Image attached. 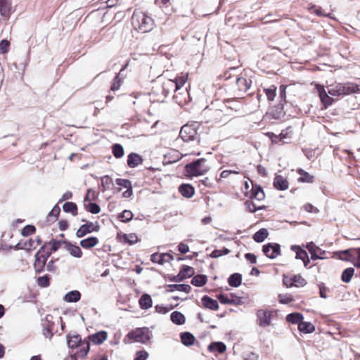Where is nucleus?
I'll return each instance as SVG.
<instances>
[{"mask_svg":"<svg viewBox=\"0 0 360 360\" xmlns=\"http://www.w3.org/2000/svg\"><path fill=\"white\" fill-rule=\"evenodd\" d=\"M243 360H258L259 355L253 352H244L242 355Z\"/></svg>","mask_w":360,"mask_h":360,"instance_id":"e2e57ef3","label":"nucleus"},{"mask_svg":"<svg viewBox=\"0 0 360 360\" xmlns=\"http://www.w3.org/2000/svg\"><path fill=\"white\" fill-rule=\"evenodd\" d=\"M354 274V269L352 267H349L345 269L341 275V280L345 283L350 282L352 276Z\"/></svg>","mask_w":360,"mask_h":360,"instance_id":"a19ab883","label":"nucleus"},{"mask_svg":"<svg viewBox=\"0 0 360 360\" xmlns=\"http://www.w3.org/2000/svg\"><path fill=\"white\" fill-rule=\"evenodd\" d=\"M303 315L300 313L295 312L287 315L286 320L291 323L298 324L302 321Z\"/></svg>","mask_w":360,"mask_h":360,"instance_id":"4c0bfd02","label":"nucleus"},{"mask_svg":"<svg viewBox=\"0 0 360 360\" xmlns=\"http://www.w3.org/2000/svg\"><path fill=\"white\" fill-rule=\"evenodd\" d=\"M53 316L51 315H47L44 320L41 321L42 326V334L45 338L49 339H51L53 336L54 333V326L55 323L52 321Z\"/></svg>","mask_w":360,"mask_h":360,"instance_id":"6e6552de","label":"nucleus"},{"mask_svg":"<svg viewBox=\"0 0 360 360\" xmlns=\"http://www.w3.org/2000/svg\"><path fill=\"white\" fill-rule=\"evenodd\" d=\"M188 75L186 74L181 75L179 77H176L174 79L165 81L160 87L163 98H166L172 93L180 91L185 84Z\"/></svg>","mask_w":360,"mask_h":360,"instance_id":"f03ea898","label":"nucleus"},{"mask_svg":"<svg viewBox=\"0 0 360 360\" xmlns=\"http://www.w3.org/2000/svg\"><path fill=\"white\" fill-rule=\"evenodd\" d=\"M180 193L186 198H191L195 193L194 188L188 184H183L179 187Z\"/></svg>","mask_w":360,"mask_h":360,"instance_id":"b1692460","label":"nucleus"},{"mask_svg":"<svg viewBox=\"0 0 360 360\" xmlns=\"http://www.w3.org/2000/svg\"><path fill=\"white\" fill-rule=\"evenodd\" d=\"M226 349V345L222 342H214L209 345L208 350L213 352L217 351L219 353H224Z\"/></svg>","mask_w":360,"mask_h":360,"instance_id":"c9c22d12","label":"nucleus"},{"mask_svg":"<svg viewBox=\"0 0 360 360\" xmlns=\"http://www.w3.org/2000/svg\"><path fill=\"white\" fill-rule=\"evenodd\" d=\"M207 281V277L203 274H198L194 276L191 280V284L198 286L202 287L206 284Z\"/></svg>","mask_w":360,"mask_h":360,"instance_id":"f704fd0d","label":"nucleus"},{"mask_svg":"<svg viewBox=\"0 0 360 360\" xmlns=\"http://www.w3.org/2000/svg\"><path fill=\"white\" fill-rule=\"evenodd\" d=\"M68 240H57L56 239H51L49 243H46V245H50L51 246V251L50 252H56L59 248H61V246L64 245V242H67Z\"/></svg>","mask_w":360,"mask_h":360,"instance_id":"8fccbe9b","label":"nucleus"},{"mask_svg":"<svg viewBox=\"0 0 360 360\" xmlns=\"http://www.w3.org/2000/svg\"><path fill=\"white\" fill-rule=\"evenodd\" d=\"M86 208L88 212L92 214H98L101 212L99 205L95 202H89Z\"/></svg>","mask_w":360,"mask_h":360,"instance_id":"680f3d73","label":"nucleus"},{"mask_svg":"<svg viewBox=\"0 0 360 360\" xmlns=\"http://www.w3.org/2000/svg\"><path fill=\"white\" fill-rule=\"evenodd\" d=\"M290 249L292 251L295 252V253H296L295 258L297 259H300L302 261L303 259H305V257L308 256L307 252L304 250L302 249L298 245H292Z\"/></svg>","mask_w":360,"mask_h":360,"instance_id":"79ce46f5","label":"nucleus"},{"mask_svg":"<svg viewBox=\"0 0 360 360\" xmlns=\"http://www.w3.org/2000/svg\"><path fill=\"white\" fill-rule=\"evenodd\" d=\"M181 342L186 346L193 345L195 341L194 335L189 332H184L181 333Z\"/></svg>","mask_w":360,"mask_h":360,"instance_id":"72a5a7b5","label":"nucleus"},{"mask_svg":"<svg viewBox=\"0 0 360 360\" xmlns=\"http://www.w3.org/2000/svg\"><path fill=\"white\" fill-rule=\"evenodd\" d=\"M115 182L118 186H122L126 188H131V186H132L131 182L129 179H117Z\"/></svg>","mask_w":360,"mask_h":360,"instance_id":"69168bd1","label":"nucleus"},{"mask_svg":"<svg viewBox=\"0 0 360 360\" xmlns=\"http://www.w3.org/2000/svg\"><path fill=\"white\" fill-rule=\"evenodd\" d=\"M242 282V276L238 273L231 274L229 279L228 283L230 286L237 288L240 285Z\"/></svg>","mask_w":360,"mask_h":360,"instance_id":"2f4dec72","label":"nucleus"},{"mask_svg":"<svg viewBox=\"0 0 360 360\" xmlns=\"http://www.w3.org/2000/svg\"><path fill=\"white\" fill-rule=\"evenodd\" d=\"M264 91L265 92V94L269 101H274L276 96V86L272 85L269 88H264Z\"/></svg>","mask_w":360,"mask_h":360,"instance_id":"3c124183","label":"nucleus"},{"mask_svg":"<svg viewBox=\"0 0 360 360\" xmlns=\"http://www.w3.org/2000/svg\"><path fill=\"white\" fill-rule=\"evenodd\" d=\"M81 298V293L78 290H72L63 297V300L67 302H77Z\"/></svg>","mask_w":360,"mask_h":360,"instance_id":"c756f323","label":"nucleus"},{"mask_svg":"<svg viewBox=\"0 0 360 360\" xmlns=\"http://www.w3.org/2000/svg\"><path fill=\"white\" fill-rule=\"evenodd\" d=\"M78 347H79V351L77 352L78 356L81 357H84L87 355L89 351V343L88 342L84 341Z\"/></svg>","mask_w":360,"mask_h":360,"instance_id":"864d4df0","label":"nucleus"},{"mask_svg":"<svg viewBox=\"0 0 360 360\" xmlns=\"http://www.w3.org/2000/svg\"><path fill=\"white\" fill-rule=\"evenodd\" d=\"M340 258L342 260L349 261L360 269V248H350L340 252Z\"/></svg>","mask_w":360,"mask_h":360,"instance_id":"423d86ee","label":"nucleus"},{"mask_svg":"<svg viewBox=\"0 0 360 360\" xmlns=\"http://www.w3.org/2000/svg\"><path fill=\"white\" fill-rule=\"evenodd\" d=\"M264 254L270 259H274L281 253V246L278 243H268L263 246Z\"/></svg>","mask_w":360,"mask_h":360,"instance_id":"9b49d317","label":"nucleus"},{"mask_svg":"<svg viewBox=\"0 0 360 360\" xmlns=\"http://www.w3.org/2000/svg\"><path fill=\"white\" fill-rule=\"evenodd\" d=\"M64 248L74 257L81 258L82 257V251L78 245L67 241L64 242Z\"/></svg>","mask_w":360,"mask_h":360,"instance_id":"dca6fc26","label":"nucleus"},{"mask_svg":"<svg viewBox=\"0 0 360 360\" xmlns=\"http://www.w3.org/2000/svg\"><path fill=\"white\" fill-rule=\"evenodd\" d=\"M168 291H181L188 293L191 292V287L188 284H170L167 285Z\"/></svg>","mask_w":360,"mask_h":360,"instance_id":"bb28decb","label":"nucleus"},{"mask_svg":"<svg viewBox=\"0 0 360 360\" xmlns=\"http://www.w3.org/2000/svg\"><path fill=\"white\" fill-rule=\"evenodd\" d=\"M50 277L49 275H44L37 278V282L38 285L42 288H46L50 285Z\"/></svg>","mask_w":360,"mask_h":360,"instance_id":"6e6d98bb","label":"nucleus"},{"mask_svg":"<svg viewBox=\"0 0 360 360\" xmlns=\"http://www.w3.org/2000/svg\"><path fill=\"white\" fill-rule=\"evenodd\" d=\"M127 337L134 342L146 344L152 338V333L148 328H138L130 331Z\"/></svg>","mask_w":360,"mask_h":360,"instance_id":"39448f33","label":"nucleus"},{"mask_svg":"<svg viewBox=\"0 0 360 360\" xmlns=\"http://www.w3.org/2000/svg\"><path fill=\"white\" fill-rule=\"evenodd\" d=\"M60 212V207L58 205H56L51 212L49 213L47 217L49 221H55L58 219V215Z\"/></svg>","mask_w":360,"mask_h":360,"instance_id":"de8ad7c7","label":"nucleus"},{"mask_svg":"<svg viewBox=\"0 0 360 360\" xmlns=\"http://www.w3.org/2000/svg\"><path fill=\"white\" fill-rule=\"evenodd\" d=\"M245 205L250 212L254 213L257 210H261L263 209L262 206H257L253 202L247 200L245 202Z\"/></svg>","mask_w":360,"mask_h":360,"instance_id":"4d7b16f0","label":"nucleus"},{"mask_svg":"<svg viewBox=\"0 0 360 360\" xmlns=\"http://www.w3.org/2000/svg\"><path fill=\"white\" fill-rule=\"evenodd\" d=\"M250 198L251 200H263L265 198V194L262 186L259 185L252 186Z\"/></svg>","mask_w":360,"mask_h":360,"instance_id":"aec40b11","label":"nucleus"},{"mask_svg":"<svg viewBox=\"0 0 360 360\" xmlns=\"http://www.w3.org/2000/svg\"><path fill=\"white\" fill-rule=\"evenodd\" d=\"M306 248L311 254V259L312 260L323 259L326 252L322 250L319 247L316 246L313 242L307 244Z\"/></svg>","mask_w":360,"mask_h":360,"instance_id":"f8f14e48","label":"nucleus"},{"mask_svg":"<svg viewBox=\"0 0 360 360\" xmlns=\"http://www.w3.org/2000/svg\"><path fill=\"white\" fill-rule=\"evenodd\" d=\"M46 243H44L37 252H40L39 257L42 261L45 262L46 263L47 259L50 257L51 255V252L49 250H46Z\"/></svg>","mask_w":360,"mask_h":360,"instance_id":"a18cd8bd","label":"nucleus"},{"mask_svg":"<svg viewBox=\"0 0 360 360\" xmlns=\"http://www.w3.org/2000/svg\"><path fill=\"white\" fill-rule=\"evenodd\" d=\"M139 304L141 309H148L153 305V300L151 297L148 294L146 293L141 296L139 300Z\"/></svg>","mask_w":360,"mask_h":360,"instance_id":"a878e982","label":"nucleus"},{"mask_svg":"<svg viewBox=\"0 0 360 360\" xmlns=\"http://www.w3.org/2000/svg\"><path fill=\"white\" fill-rule=\"evenodd\" d=\"M316 90L319 93L321 101L324 105L325 108H328V106L333 104V103L334 102V99L333 98L332 96H330L328 95V91L326 92L323 86L320 84L316 85Z\"/></svg>","mask_w":360,"mask_h":360,"instance_id":"ddd939ff","label":"nucleus"},{"mask_svg":"<svg viewBox=\"0 0 360 360\" xmlns=\"http://www.w3.org/2000/svg\"><path fill=\"white\" fill-rule=\"evenodd\" d=\"M174 259V256L169 253H162L159 255L158 252L153 253L150 257V260L153 263L163 264L169 262Z\"/></svg>","mask_w":360,"mask_h":360,"instance_id":"2eb2a0df","label":"nucleus"},{"mask_svg":"<svg viewBox=\"0 0 360 360\" xmlns=\"http://www.w3.org/2000/svg\"><path fill=\"white\" fill-rule=\"evenodd\" d=\"M257 323L260 327H267L271 324L272 311L264 309H259L257 313Z\"/></svg>","mask_w":360,"mask_h":360,"instance_id":"1a4fd4ad","label":"nucleus"},{"mask_svg":"<svg viewBox=\"0 0 360 360\" xmlns=\"http://www.w3.org/2000/svg\"><path fill=\"white\" fill-rule=\"evenodd\" d=\"M99 240L96 237L91 236L85 239H82L79 242V245L84 249H90L95 247Z\"/></svg>","mask_w":360,"mask_h":360,"instance_id":"393cba45","label":"nucleus"},{"mask_svg":"<svg viewBox=\"0 0 360 360\" xmlns=\"http://www.w3.org/2000/svg\"><path fill=\"white\" fill-rule=\"evenodd\" d=\"M230 252V250L226 248H223L221 250H214L210 256L212 258H217L222 255H228Z\"/></svg>","mask_w":360,"mask_h":360,"instance_id":"5fc2aeb1","label":"nucleus"},{"mask_svg":"<svg viewBox=\"0 0 360 360\" xmlns=\"http://www.w3.org/2000/svg\"><path fill=\"white\" fill-rule=\"evenodd\" d=\"M201 302L202 305L207 309L213 311H217L219 309L217 301L207 295H204L201 299Z\"/></svg>","mask_w":360,"mask_h":360,"instance_id":"412c9836","label":"nucleus"},{"mask_svg":"<svg viewBox=\"0 0 360 360\" xmlns=\"http://www.w3.org/2000/svg\"><path fill=\"white\" fill-rule=\"evenodd\" d=\"M274 186L279 191L287 190L289 187L288 180L282 175H276L274 179Z\"/></svg>","mask_w":360,"mask_h":360,"instance_id":"6ab92c4d","label":"nucleus"},{"mask_svg":"<svg viewBox=\"0 0 360 360\" xmlns=\"http://www.w3.org/2000/svg\"><path fill=\"white\" fill-rule=\"evenodd\" d=\"M197 124H185L184 125L179 132V136L184 142L198 140L199 141V136L197 132Z\"/></svg>","mask_w":360,"mask_h":360,"instance_id":"0eeeda50","label":"nucleus"},{"mask_svg":"<svg viewBox=\"0 0 360 360\" xmlns=\"http://www.w3.org/2000/svg\"><path fill=\"white\" fill-rule=\"evenodd\" d=\"M143 162V159L138 153H131L127 156V165L130 168H135L137 166L141 165Z\"/></svg>","mask_w":360,"mask_h":360,"instance_id":"f3484780","label":"nucleus"},{"mask_svg":"<svg viewBox=\"0 0 360 360\" xmlns=\"http://www.w3.org/2000/svg\"><path fill=\"white\" fill-rule=\"evenodd\" d=\"M148 357V353L146 351L141 350L138 351L136 353V357L134 360H146Z\"/></svg>","mask_w":360,"mask_h":360,"instance_id":"774afa93","label":"nucleus"},{"mask_svg":"<svg viewBox=\"0 0 360 360\" xmlns=\"http://www.w3.org/2000/svg\"><path fill=\"white\" fill-rule=\"evenodd\" d=\"M35 231H36V228L34 226L27 225L22 229L21 234L23 236L27 237V236H29L33 234L34 233H35Z\"/></svg>","mask_w":360,"mask_h":360,"instance_id":"13d9d810","label":"nucleus"},{"mask_svg":"<svg viewBox=\"0 0 360 360\" xmlns=\"http://www.w3.org/2000/svg\"><path fill=\"white\" fill-rule=\"evenodd\" d=\"M131 25L136 31L146 33L153 29L154 20L145 13L135 11L131 17Z\"/></svg>","mask_w":360,"mask_h":360,"instance_id":"f257e3e1","label":"nucleus"},{"mask_svg":"<svg viewBox=\"0 0 360 360\" xmlns=\"http://www.w3.org/2000/svg\"><path fill=\"white\" fill-rule=\"evenodd\" d=\"M290 281H292V282L288 284L287 281L283 279V283L287 287H292L293 285L296 287L304 286L307 284L306 280L299 274L293 276V277L290 278Z\"/></svg>","mask_w":360,"mask_h":360,"instance_id":"5701e85b","label":"nucleus"},{"mask_svg":"<svg viewBox=\"0 0 360 360\" xmlns=\"http://www.w3.org/2000/svg\"><path fill=\"white\" fill-rule=\"evenodd\" d=\"M173 98L176 103L180 105H183L187 103L189 99V94L186 89H181L179 91H176L173 95Z\"/></svg>","mask_w":360,"mask_h":360,"instance_id":"a211bd4d","label":"nucleus"},{"mask_svg":"<svg viewBox=\"0 0 360 360\" xmlns=\"http://www.w3.org/2000/svg\"><path fill=\"white\" fill-rule=\"evenodd\" d=\"M283 103H280L278 106L276 108L275 110H272L270 112V115L273 117L274 119H279L282 114H283Z\"/></svg>","mask_w":360,"mask_h":360,"instance_id":"bf43d9fd","label":"nucleus"},{"mask_svg":"<svg viewBox=\"0 0 360 360\" xmlns=\"http://www.w3.org/2000/svg\"><path fill=\"white\" fill-rule=\"evenodd\" d=\"M124 242H126L130 245H133L138 241V237L134 233H131L129 235L124 234Z\"/></svg>","mask_w":360,"mask_h":360,"instance_id":"0e129e2a","label":"nucleus"},{"mask_svg":"<svg viewBox=\"0 0 360 360\" xmlns=\"http://www.w3.org/2000/svg\"><path fill=\"white\" fill-rule=\"evenodd\" d=\"M133 216H134V214L131 212V211L125 210L118 215V219L121 221L127 223L132 219Z\"/></svg>","mask_w":360,"mask_h":360,"instance_id":"09e8293b","label":"nucleus"},{"mask_svg":"<svg viewBox=\"0 0 360 360\" xmlns=\"http://www.w3.org/2000/svg\"><path fill=\"white\" fill-rule=\"evenodd\" d=\"M113 155L116 158H121L124 155V148L120 143H115L112 147Z\"/></svg>","mask_w":360,"mask_h":360,"instance_id":"49530a36","label":"nucleus"},{"mask_svg":"<svg viewBox=\"0 0 360 360\" xmlns=\"http://www.w3.org/2000/svg\"><path fill=\"white\" fill-rule=\"evenodd\" d=\"M252 84V81L243 77H238L236 80V85L237 86L238 94L241 95L248 92Z\"/></svg>","mask_w":360,"mask_h":360,"instance_id":"4468645a","label":"nucleus"},{"mask_svg":"<svg viewBox=\"0 0 360 360\" xmlns=\"http://www.w3.org/2000/svg\"><path fill=\"white\" fill-rule=\"evenodd\" d=\"M66 338L68 347L72 349L78 347L84 342L82 340V338L79 335H70V334H68Z\"/></svg>","mask_w":360,"mask_h":360,"instance_id":"4be33fe9","label":"nucleus"},{"mask_svg":"<svg viewBox=\"0 0 360 360\" xmlns=\"http://www.w3.org/2000/svg\"><path fill=\"white\" fill-rule=\"evenodd\" d=\"M100 226L98 224H94L93 222L89 221L84 224H82L77 231L76 236L77 238H82L86 235L91 233L94 231H98Z\"/></svg>","mask_w":360,"mask_h":360,"instance_id":"9d476101","label":"nucleus"},{"mask_svg":"<svg viewBox=\"0 0 360 360\" xmlns=\"http://www.w3.org/2000/svg\"><path fill=\"white\" fill-rule=\"evenodd\" d=\"M297 172L300 175V177L298 179V181L300 182L312 183L314 180V176L302 169H298Z\"/></svg>","mask_w":360,"mask_h":360,"instance_id":"7c9ffc66","label":"nucleus"},{"mask_svg":"<svg viewBox=\"0 0 360 360\" xmlns=\"http://www.w3.org/2000/svg\"><path fill=\"white\" fill-rule=\"evenodd\" d=\"M180 272H181L184 279H185L186 278H191L195 274L194 269L193 267L187 266V265H183L180 270Z\"/></svg>","mask_w":360,"mask_h":360,"instance_id":"c03bdc74","label":"nucleus"},{"mask_svg":"<svg viewBox=\"0 0 360 360\" xmlns=\"http://www.w3.org/2000/svg\"><path fill=\"white\" fill-rule=\"evenodd\" d=\"M108 338L107 332L102 330L91 336V341L96 345L102 344Z\"/></svg>","mask_w":360,"mask_h":360,"instance_id":"cd10ccee","label":"nucleus"},{"mask_svg":"<svg viewBox=\"0 0 360 360\" xmlns=\"http://www.w3.org/2000/svg\"><path fill=\"white\" fill-rule=\"evenodd\" d=\"M359 91V86L352 82L338 83L328 89V93L332 96H344Z\"/></svg>","mask_w":360,"mask_h":360,"instance_id":"7ed1b4c3","label":"nucleus"},{"mask_svg":"<svg viewBox=\"0 0 360 360\" xmlns=\"http://www.w3.org/2000/svg\"><path fill=\"white\" fill-rule=\"evenodd\" d=\"M39 253L40 252H37L34 256L35 261L34 263V268L37 273H41L44 270V266L46 265L45 262H44L39 259Z\"/></svg>","mask_w":360,"mask_h":360,"instance_id":"37998d69","label":"nucleus"},{"mask_svg":"<svg viewBox=\"0 0 360 360\" xmlns=\"http://www.w3.org/2000/svg\"><path fill=\"white\" fill-rule=\"evenodd\" d=\"M206 159L205 158L198 159L186 165L185 170L190 176H198L203 175L209 170V167L204 165Z\"/></svg>","mask_w":360,"mask_h":360,"instance_id":"20e7f679","label":"nucleus"},{"mask_svg":"<svg viewBox=\"0 0 360 360\" xmlns=\"http://www.w3.org/2000/svg\"><path fill=\"white\" fill-rule=\"evenodd\" d=\"M298 328L304 333H311L315 330V326L311 322L302 321L299 323Z\"/></svg>","mask_w":360,"mask_h":360,"instance_id":"e433bc0d","label":"nucleus"},{"mask_svg":"<svg viewBox=\"0 0 360 360\" xmlns=\"http://www.w3.org/2000/svg\"><path fill=\"white\" fill-rule=\"evenodd\" d=\"M63 210L65 212H70L73 216L77 214V206L73 202H65L63 205Z\"/></svg>","mask_w":360,"mask_h":360,"instance_id":"ea45409f","label":"nucleus"},{"mask_svg":"<svg viewBox=\"0 0 360 360\" xmlns=\"http://www.w3.org/2000/svg\"><path fill=\"white\" fill-rule=\"evenodd\" d=\"M217 298L221 304H234L235 303L233 300H230L226 295L223 294V293L218 295Z\"/></svg>","mask_w":360,"mask_h":360,"instance_id":"338daca9","label":"nucleus"},{"mask_svg":"<svg viewBox=\"0 0 360 360\" xmlns=\"http://www.w3.org/2000/svg\"><path fill=\"white\" fill-rule=\"evenodd\" d=\"M11 8V0H0V14L2 16H8L10 14Z\"/></svg>","mask_w":360,"mask_h":360,"instance_id":"c85d7f7f","label":"nucleus"},{"mask_svg":"<svg viewBox=\"0 0 360 360\" xmlns=\"http://www.w3.org/2000/svg\"><path fill=\"white\" fill-rule=\"evenodd\" d=\"M308 10L311 12L314 13L318 16H328L329 15L325 14L321 7L316 6V5H311L308 8Z\"/></svg>","mask_w":360,"mask_h":360,"instance_id":"052dcab7","label":"nucleus"},{"mask_svg":"<svg viewBox=\"0 0 360 360\" xmlns=\"http://www.w3.org/2000/svg\"><path fill=\"white\" fill-rule=\"evenodd\" d=\"M267 229H261L257 231L253 236V239L257 243H262L268 236Z\"/></svg>","mask_w":360,"mask_h":360,"instance_id":"58836bf2","label":"nucleus"},{"mask_svg":"<svg viewBox=\"0 0 360 360\" xmlns=\"http://www.w3.org/2000/svg\"><path fill=\"white\" fill-rule=\"evenodd\" d=\"M171 321L176 325H182L185 323L186 319L184 315L177 311H173L170 315Z\"/></svg>","mask_w":360,"mask_h":360,"instance_id":"473e14b6","label":"nucleus"},{"mask_svg":"<svg viewBox=\"0 0 360 360\" xmlns=\"http://www.w3.org/2000/svg\"><path fill=\"white\" fill-rule=\"evenodd\" d=\"M101 186L103 187L104 190L110 189L113 186L112 179L105 175L101 177Z\"/></svg>","mask_w":360,"mask_h":360,"instance_id":"603ef678","label":"nucleus"}]
</instances>
